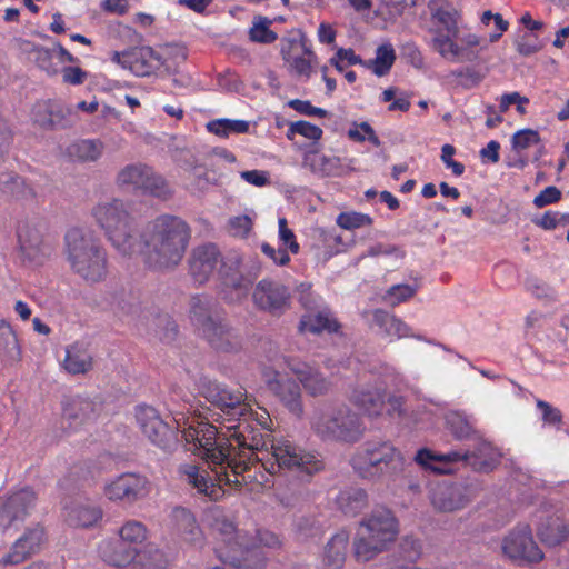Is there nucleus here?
Masks as SVG:
<instances>
[{"mask_svg": "<svg viewBox=\"0 0 569 569\" xmlns=\"http://www.w3.org/2000/svg\"><path fill=\"white\" fill-rule=\"evenodd\" d=\"M111 60L137 77H149L162 66L161 57L151 47L116 51Z\"/></svg>", "mask_w": 569, "mask_h": 569, "instance_id": "16", "label": "nucleus"}, {"mask_svg": "<svg viewBox=\"0 0 569 569\" xmlns=\"http://www.w3.org/2000/svg\"><path fill=\"white\" fill-rule=\"evenodd\" d=\"M91 217L120 254L132 257L142 251L138 223L127 202L118 198L99 201L92 207Z\"/></svg>", "mask_w": 569, "mask_h": 569, "instance_id": "3", "label": "nucleus"}, {"mask_svg": "<svg viewBox=\"0 0 569 569\" xmlns=\"http://www.w3.org/2000/svg\"><path fill=\"white\" fill-rule=\"evenodd\" d=\"M116 184L124 191L141 192L161 199L171 196L167 181L151 167L141 162L130 163L121 168L116 176Z\"/></svg>", "mask_w": 569, "mask_h": 569, "instance_id": "9", "label": "nucleus"}, {"mask_svg": "<svg viewBox=\"0 0 569 569\" xmlns=\"http://www.w3.org/2000/svg\"><path fill=\"white\" fill-rule=\"evenodd\" d=\"M171 518L176 532L187 545L194 549H202L206 546V537L188 509L174 508Z\"/></svg>", "mask_w": 569, "mask_h": 569, "instance_id": "24", "label": "nucleus"}, {"mask_svg": "<svg viewBox=\"0 0 569 569\" xmlns=\"http://www.w3.org/2000/svg\"><path fill=\"white\" fill-rule=\"evenodd\" d=\"M0 191L17 200H31L36 196L22 177L8 172L0 174Z\"/></svg>", "mask_w": 569, "mask_h": 569, "instance_id": "42", "label": "nucleus"}, {"mask_svg": "<svg viewBox=\"0 0 569 569\" xmlns=\"http://www.w3.org/2000/svg\"><path fill=\"white\" fill-rule=\"evenodd\" d=\"M18 241L22 257L33 264H43L53 250L39 223L23 222L18 229Z\"/></svg>", "mask_w": 569, "mask_h": 569, "instance_id": "13", "label": "nucleus"}, {"mask_svg": "<svg viewBox=\"0 0 569 569\" xmlns=\"http://www.w3.org/2000/svg\"><path fill=\"white\" fill-rule=\"evenodd\" d=\"M512 103H516L519 114L527 113L525 106L529 103V99L521 96L519 92H510L501 96L499 104L500 112H506Z\"/></svg>", "mask_w": 569, "mask_h": 569, "instance_id": "57", "label": "nucleus"}, {"mask_svg": "<svg viewBox=\"0 0 569 569\" xmlns=\"http://www.w3.org/2000/svg\"><path fill=\"white\" fill-rule=\"evenodd\" d=\"M293 531L297 539L305 541L320 533V528L313 517L301 516L293 522Z\"/></svg>", "mask_w": 569, "mask_h": 569, "instance_id": "51", "label": "nucleus"}, {"mask_svg": "<svg viewBox=\"0 0 569 569\" xmlns=\"http://www.w3.org/2000/svg\"><path fill=\"white\" fill-rule=\"evenodd\" d=\"M284 362L308 395L319 397L329 392L331 382L316 367L292 358H287Z\"/></svg>", "mask_w": 569, "mask_h": 569, "instance_id": "22", "label": "nucleus"}, {"mask_svg": "<svg viewBox=\"0 0 569 569\" xmlns=\"http://www.w3.org/2000/svg\"><path fill=\"white\" fill-rule=\"evenodd\" d=\"M288 106L292 108L295 111L306 114L309 117H326L327 111L322 108L313 107L310 101L293 99L288 102Z\"/></svg>", "mask_w": 569, "mask_h": 569, "instance_id": "59", "label": "nucleus"}, {"mask_svg": "<svg viewBox=\"0 0 569 569\" xmlns=\"http://www.w3.org/2000/svg\"><path fill=\"white\" fill-rule=\"evenodd\" d=\"M221 260L219 249L213 243H203L192 249L189 269L193 279L200 283L207 281Z\"/></svg>", "mask_w": 569, "mask_h": 569, "instance_id": "23", "label": "nucleus"}, {"mask_svg": "<svg viewBox=\"0 0 569 569\" xmlns=\"http://www.w3.org/2000/svg\"><path fill=\"white\" fill-rule=\"evenodd\" d=\"M281 56L290 73L309 79L318 58L301 30H292L281 40Z\"/></svg>", "mask_w": 569, "mask_h": 569, "instance_id": "10", "label": "nucleus"}, {"mask_svg": "<svg viewBox=\"0 0 569 569\" xmlns=\"http://www.w3.org/2000/svg\"><path fill=\"white\" fill-rule=\"evenodd\" d=\"M201 395L222 411L228 425L218 428L194 418L183 425L180 420L176 423L177 429L182 428L186 442L200 450L199 455L209 463L214 478L193 463L181 465L179 472L186 482L210 500L223 497L222 482L236 488L248 482L266 486L269 477L264 472L246 475L256 463L269 475L282 469L312 475L323 468L318 455L288 440L272 441L269 450L270 415L261 407L254 409L242 391H230L216 381H208L201 386Z\"/></svg>", "mask_w": 569, "mask_h": 569, "instance_id": "1", "label": "nucleus"}, {"mask_svg": "<svg viewBox=\"0 0 569 569\" xmlns=\"http://www.w3.org/2000/svg\"><path fill=\"white\" fill-rule=\"evenodd\" d=\"M399 523L386 508L372 510L362 518L352 540V553L357 561L367 562L385 552L396 541Z\"/></svg>", "mask_w": 569, "mask_h": 569, "instance_id": "5", "label": "nucleus"}, {"mask_svg": "<svg viewBox=\"0 0 569 569\" xmlns=\"http://www.w3.org/2000/svg\"><path fill=\"white\" fill-rule=\"evenodd\" d=\"M503 553L515 561L539 562L543 552L536 543L529 526L522 525L511 530L502 540Z\"/></svg>", "mask_w": 569, "mask_h": 569, "instance_id": "14", "label": "nucleus"}, {"mask_svg": "<svg viewBox=\"0 0 569 569\" xmlns=\"http://www.w3.org/2000/svg\"><path fill=\"white\" fill-rule=\"evenodd\" d=\"M560 198L561 191L553 186H549L535 197L533 203L537 208H543L548 204L559 201Z\"/></svg>", "mask_w": 569, "mask_h": 569, "instance_id": "64", "label": "nucleus"}, {"mask_svg": "<svg viewBox=\"0 0 569 569\" xmlns=\"http://www.w3.org/2000/svg\"><path fill=\"white\" fill-rule=\"evenodd\" d=\"M206 128L208 132L219 138L227 139L231 134L247 133L249 131L250 124L244 120L221 118L209 121L206 124Z\"/></svg>", "mask_w": 569, "mask_h": 569, "instance_id": "45", "label": "nucleus"}, {"mask_svg": "<svg viewBox=\"0 0 569 569\" xmlns=\"http://www.w3.org/2000/svg\"><path fill=\"white\" fill-rule=\"evenodd\" d=\"M432 48L445 59L453 62L473 61L477 58L475 50H468L458 43V31L452 33L437 32L432 39Z\"/></svg>", "mask_w": 569, "mask_h": 569, "instance_id": "29", "label": "nucleus"}, {"mask_svg": "<svg viewBox=\"0 0 569 569\" xmlns=\"http://www.w3.org/2000/svg\"><path fill=\"white\" fill-rule=\"evenodd\" d=\"M290 299V291L284 284L269 279L260 280L252 292L256 307L274 316L289 309Z\"/></svg>", "mask_w": 569, "mask_h": 569, "instance_id": "17", "label": "nucleus"}, {"mask_svg": "<svg viewBox=\"0 0 569 569\" xmlns=\"http://www.w3.org/2000/svg\"><path fill=\"white\" fill-rule=\"evenodd\" d=\"M98 551L104 562L117 568L130 565L138 556V549L124 542L120 537L102 540Z\"/></svg>", "mask_w": 569, "mask_h": 569, "instance_id": "25", "label": "nucleus"}, {"mask_svg": "<svg viewBox=\"0 0 569 569\" xmlns=\"http://www.w3.org/2000/svg\"><path fill=\"white\" fill-rule=\"evenodd\" d=\"M189 178L191 179L192 187L199 191H203L213 182V179L209 174V170L202 164L193 166L191 168V172H189Z\"/></svg>", "mask_w": 569, "mask_h": 569, "instance_id": "58", "label": "nucleus"}, {"mask_svg": "<svg viewBox=\"0 0 569 569\" xmlns=\"http://www.w3.org/2000/svg\"><path fill=\"white\" fill-rule=\"evenodd\" d=\"M372 219L365 213L359 212H342L337 217V224L346 230H351L365 226H370Z\"/></svg>", "mask_w": 569, "mask_h": 569, "instance_id": "56", "label": "nucleus"}, {"mask_svg": "<svg viewBox=\"0 0 569 569\" xmlns=\"http://www.w3.org/2000/svg\"><path fill=\"white\" fill-rule=\"evenodd\" d=\"M263 379L268 390L276 397L279 403L292 416L301 419L305 413V406L299 381L283 376L273 368H266L263 370Z\"/></svg>", "mask_w": 569, "mask_h": 569, "instance_id": "11", "label": "nucleus"}, {"mask_svg": "<svg viewBox=\"0 0 569 569\" xmlns=\"http://www.w3.org/2000/svg\"><path fill=\"white\" fill-rule=\"evenodd\" d=\"M429 9L432 20L440 24L443 30L456 36L458 11L446 0H431Z\"/></svg>", "mask_w": 569, "mask_h": 569, "instance_id": "41", "label": "nucleus"}, {"mask_svg": "<svg viewBox=\"0 0 569 569\" xmlns=\"http://www.w3.org/2000/svg\"><path fill=\"white\" fill-rule=\"evenodd\" d=\"M540 134L533 129H522L513 133L511 139L512 149L521 152L528 148L540 143Z\"/></svg>", "mask_w": 569, "mask_h": 569, "instance_id": "53", "label": "nucleus"}, {"mask_svg": "<svg viewBox=\"0 0 569 569\" xmlns=\"http://www.w3.org/2000/svg\"><path fill=\"white\" fill-rule=\"evenodd\" d=\"M372 323L388 337L400 339L412 336L411 329L401 319L382 309L372 311Z\"/></svg>", "mask_w": 569, "mask_h": 569, "instance_id": "38", "label": "nucleus"}, {"mask_svg": "<svg viewBox=\"0 0 569 569\" xmlns=\"http://www.w3.org/2000/svg\"><path fill=\"white\" fill-rule=\"evenodd\" d=\"M46 542L43 527L36 525L27 528L23 533L14 540L9 550L1 556V566H18L39 553Z\"/></svg>", "mask_w": 569, "mask_h": 569, "instance_id": "15", "label": "nucleus"}, {"mask_svg": "<svg viewBox=\"0 0 569 569\" xmlns=\"http://www.w3.org/2000/svg\"><path fill=\"white\" fill-rule=\"evenodd\" d=\"M396 61V51L391 43H383L376 50V57L373 60L368 61L366 64L372 70V72L382 77L386 76Z\"/></svg>", "mask_w": 569, "mask_h": 569, "instance_id": "46", "label": "nucleus"}, {"mask_svg": "<svg viewBox=\"0 0 569 569\" xmlns=\"http://www.w3.org/2000/svg\"><path fill=\"white\" fill-rule=\"evenodd\" d=\"M216 302L203 296H196L191 299L190 313L194 326L202 332L204 327H209L219 320L214 313Z\"/></svg>", "mask_w": 569, "mask_h": 569, "instance_id": "39", "label": "nucleus"}, {"mask_svg": "<svg viewBox=\"0 0 569 569\" xmlns=\"http://www.w3.org/2000/svg\"><path fill=\"white\" fill-rule=\"evenodd\" d=\"M538 537L542 543L549 547L560 545L569 537V523H565L558 518L549 519L540 525Z\"/></svg>", "mask_w": 569, "mask_h": 569, "instance_id": "44", "label": "nucleus"}, {"mask_svg": "<svg viewBox=\"0 0 569 569\" xmlns=\"http://www.w3.org/2000/svg\"><path fill=\"white\" fill-rule=\"evenodd\" d=\"M72 109L60 100H39L31 109L33 124L44 130L62 129L70 124Z\"/></svg>", "mask_w": 569, "mask_h": 569, "instance_id": "18", "label": "nucleus"}, {"mask_svg": "<svg viewBox=\"0 0 569 569\" xmlns=\"http://www.w3.org/2000/svg\"><path fill=\"white\" fill-rule=\"evenodd\" d=\"M501 453L490 442L479 441L472 451H450L445 455H433L428 449H420L415 457L417 463L425 468H430L438 473L446 472L436 467L435 462H457L465 461L478 471H490L500 462Z\"/></svg>", "mask_w": 569, "mask_h": 569, "instance_id": "8", "label": "nucleus"}, {"mask_svg": "<svg viewBox=\"0 0 569 569\" xmlns=\"http://www.w3.org/2000/svg\"><path fill=\"white\" fill-rule=\"evenodd\" d=\"M212 348L222 352H237L241 349L242 342L238 335L224 323L218 320L201 332Z\"/></svg>", "mask_w": 569, "mask_h": 569, "instance_id": "27", "label": "nucleus"}, {"mask_svg": "<svg viewBox=\"0 0 569 569\" xmlns=\"http://www.w3.org/2000/svg\"><path fill=\"white\" fill-rule=\"evenodd\" d=\"M151 491V483L147 477L126 472L104 486V496L113 502L133 505L146 499Z\"/></svg>", "mask_w": 569, "mask_h": 569, "instance_id": "12", "label": "nucleus"}, {"mask_svg": "<svg viewBox=\"0 0 569 569\" xmlns=\"http://www.w3.org/2000/svg\"><path fill=\"white\" fill-rule=\"evenodd\" d=\"M279 224V238L282 241L284 246L288 247V249L293 253H298L299 251V244L296 241L295 233L291 229L287 226L286 218H280L278 221Z\"/></svg>", "mask_w": 569, "mask_h": 569, "instance_id": "62", "label": "nucleus"}, {"mask_svg": "<svg viewBox=\"0 0 569 569\" xmlns=\"http://www.w3.org/2000/svg\"><path fill=\"white\" fill-rule=\"evenodd\" d=\"M59 72H61L62 82L71 86H80L88 78V72L79 67H63Z\"/></svg>", "mask_w": 569, "mask_h": 569, "instance_id": "60", "label": "nucleus"}, {"mask_svg": "<svg viewBox=\"0 0 569 569\" xmlns=\"http://www.w3.org/2000/svg\"><path fill=\"white\" fill-rule=\"evenodd\" d=\"M447 425L457 439L471 438L476 432L472 423L461 413L453 412L447 417Z\"/></svg>", "mask_w": 569, "mask_h": 569, "instance_id": "49", "label": "nucleus"}, {"mask_svg": "<svg viewBox=\"0 0 569 569\" xmlns=\"http://www.w3.org/2000/svg\"><path fill=\"white\" fill-rule=\"evenodd\" d=\"M385 397L382 386L360 383L353 389L350 400L369 416H379L385 406Z\"/></svg>", "mask_w": 569, "mask_h": 569, "instance_id": "26", "label": "nucleus"}, {"mask_svg": "<svg viewBox=\"0 0 569 569\" xmlns=\"http://www.w3.org/2000/svg\"><path fill=\"white\" fill-rule=\"evenodd\" d=\"M154 336L164 343H170L177 336V326L167 315L159 316L156 319Z\"/></svg>", "mask_w": 569, "mask_h": 569, "instance_id": "55", "label": "nucleus"}, {"mask_svg": "<svg viewBox=\"0 0 569 569\" xmlns=\"http://www.w3.org/2000/svg\"><path fill=\"white\" fill-rule=\"evenodd\" d=\"M418 290V286L407 284V283H400L391 286L386 293L383 295L382 299L390 306L395 307L398 306L401 302H405L412 298Z\"/></svg>", "mask_w": 569, "mask_h": 569, "instance_id": "50", "label": "nucleus"}, {"mask_svg": "<svg viewBox=\"0 0 569 569\" xmlns=\"http://www.w3.org/2000/svg\"><path fill=\"white\" fill-rule=\"evenodd\" d=\"M456 149L451 144H443L441 148V160L447 168H450L455 176H461L465 172V166L452 159Z\"/></svg>", "mask_w": 569, "mask_h": 569, "instance_id": "63", "label": "nucleus"}, {"mask_svg": "<svg viewBox=\"0 0 569 569\" xmlns=\"http://www.w3.org/2000/svg\"><path fill=\"white\" fill-rule=\"evenodd\" d=\"M272 21L267 17L256 16L250 28L249 36L253 42L272 43L277 40V33L270 29Z\"/></svg>", "mask_w": 569, "mask_h": 569, "instance_id": "48", "label": "nucleus"}, {"mask_svg": "<svg viewBox=\"0 0 569 569\" xmlns=\"http://www.w3.org/2000/svg\"><path fill=\"white\" fill-rule=\"evenodd\" d=\"M119 537L138 549V546L147 540L148 529L138 520L126 521L118 530Z\"/></svg>", "mask_w": 569, "mask_h": 569, "instance_id": "47", "label": "nucleus"}, {"mask_svg": "<svg viewBox=\"0 0 569 569\" xmlns=\"http://www.w3.org/2000/svg\"><path fill=\"white\" fill-rule=\"evenodd\" d=\"M20 49L29 53V58L48 76H57L60 71L54 48L37 47L29 41H20Z\"/></svg>", "mask_w": 569, "mask_h": 569, "instance_id": "36", "label": "nucleus"}, {"mask_svg": "<svg viewBox=\"0 0 569 569\" xmlns=\"http://www.w3.org/2000/svg\"><path fill=\"white\" fill-rule=\"evenodd\" d=\"M339 509L347 516H356L368 506V495L363 489L350 488L337 497Z\"/></svg>", "mask_w": 569, "mask_h": 569, "instance_id": "43", "label": "nucleus"}, {"mask_svg": "<svg viewBox=\"0 0 569 569\" xmlns=\"http://www.w3.org/2000/svg\"><path fill=\"white\" fill-rule=\"evenodd\" d=\"M96 417V403L87 398L74 397L63 406L62 422L71 430L91 421Z\"/></svg>", "mask_w": 569, "mask_h": 569, "instance_id": "30", "label": "nucleus"}, {"mask_svg": "<svg viewBox=\"0 0 569 569\" xmlns=\"http://www.w3.org/2000/svg\"><path fill=\"white\" fill-rule=\"evenodd\" d=\"M136 419L142 433L156 446L168 448L174 439L173 430L154 408L139 406L136 410Z\"/></svg>", "mask_w": 569, "mask_h": 569, "instance_id": "20", "label": "nucleus"}, {"mask_svg": "<svg viewBox=\"0 0 569 569\" xmlns=\"http://www.w3.org/2000/svg\"><path fill=\"white\" fill-rule=\"evenodd\" d=\"M302 166L319 177H337L343 172V166L339 157L327 156L317 150L305 153Z\"/></svg>", "mask_w": 569, "mask_h": 569, "instance_id": "32", "label": "nucleus"}, {"mask_svg": "<svg viewBox=\"0 0 569 569\" xmlns=\"http://www.w3.org/2000/svg\"><path fill=\"white\" fill-rule=\"evenodd\" d=\"M299 329L302 332L311 333L336 332L339 329V323L328 310H321L302 316Z\"/></svg>", "mask_w": 569, "mask_h": 569, "instance_id": "40", "label": "nucleus"}, {"mask_svg": "<svg viewBox=\"0 0 569 569\" xmlns=\"http://www.w3.org/2000/svg\"><path fill=\"white\" fill-rule=\"evenodd\" d=\"M104 143L100 139H80L67 147V154L81 163L97 162L103 154Z\"/></svg>", "mask_w": 569, "mask_h": 569, "instance_id": "35", "label": "nucleus"}, {"mask_svg": "<svg viewBox=\"0 0 569 569\" xmlns=\"http://www.w3.org/2000/svg\"><path fill=\"white\" fill-rule=\"evenodd\" d=\"M350 463L360 478L386 482L403 471L405 457L390 441L372 440L357 448Z\"/></svg>", "mask_w": 569, "mask_h": 569, "instance_id": "6", "label": "nucleus"}, {"mask_svg": "<svg viewBox=\"0 0 569 569\" xmlns=\"http://www.w3.org/2000/svg\"><path fill=\"white\" fill-rule=\"evenodd\" d=\"M36 496L31 489H21L8 497L0 507V533L17 528L34 506Z\"/></svg>", "mask_w": 569, "mask_h": 569, "instance_id": "19", "label": "nucleus"}, {"mask_svg": "<svg viewBox=\"0 0 569 569\" xmlns=\"http://www.w3.org/2000/svg\"><path fill=\"white\" fill-rule=\"evenodd\" d=\"M64 252L71 270L89 283H97L108 274V253L91 232L72 228L64 236Z\"/></svg>", "mask_w": 569, "mask_h": 569, "instance_id": "4", "label": "nucleus"}, {"mask_svg": "<svg viewBox=\"0 0 569 569\" xmlns=\"http://www.w3.org/2000/svg\"><path fill=\"white\" fill-rule=\"evenodd\" d=\"M191 238L188 223L163 214L150 221L140 233L146 263L157 270L174 268L182 260Z\"/></svg>", "mask_w": 569, "mask_h": 569, "instance_id": "2", "label": "nucleus"}, {"mask_svg": "<svg viewBox=\"0 0 569 569\" xmlns=\"http://www.w3.org/2000/svg\"><path fill=\"white\" fill-rule=\"evenodd\" d=\"M102 509L89 501L74 500L64 508V519L76 528H90L102 519Z\"/></svg>", "mask_w": 569, "mask_h": 569, "instance_id": "28", "label": "nucleus"}, {"mask_svg": "<svg viewBox=\"0 0 569 569\" xmlns=\"http://www.w3.org/2000/svg\"><path fill=\"white\" fill-rule=\"evenodd\" d=\"M296 134L317 141L322 137V129L307 121H296L289 124L287 138L292 140Z\"/></svg>", "mask_w": 569, "mask_h": 569, "instance_id": "52", "label": "nucleus"}, {"mask_svg": "<svg viewBox=\"0 0 569 569\" xmlns=\"http://www.w3.org/2000/svg\"><path fill=\"white\" fill-rule=\"evenodd\" d=\"M1 339L3 342V350L7 357V361L9 363L19 362L21 359V349L16 333L10 328H8L1 332Z\"/></svg>", "mask_w": 569, "mask_h": 569, "instance_id": "54", "label": "nucleus"}, {"mask_svg": "<svg viewBox=\"0 0 569 569\" xmlns=\"http://www.w3.org/2000/svg\"><path fill=\"white\" fill-rule=\"evenodd\" d=\"M310 428L325 441L356 442L365 427L360 416L347 406H322L312 412Z\"/></svg>", "mask_w": 569, "mask_h": 569, "instance_id": "7", "label": "nucleus"}, {"mask_svg": "<svg viewBox=\"0 0 569 569\" xmlns=\"http://www.w3.org/2000/svg\"><path fill=\"white\" fill-rule=\"evenodd\" d=\"M210 527L217 533L226 548H218L222 551H231L232 548H239L237 542L241 541L240 536H249L247 532L236 529L233 521L220 508H214L210 511Z\"/></svg>", "mask_w": 569, "mask_h": 569, "instance_id": "31", "label": "nucleus"}, {"mask_svg": "<svg viewBox=\"0 0 569 569\" xmlns=\"http://www.w3.org/2000/svg\"><path fill=\"white\" fill-rule=\"evenodd\" d=\"M431 503L438 511L452 512L466 507L468 499L460 486H439L432 493Z\"/></svg>", "mask_w": 569, "mask_h": 569, "instance_id": "33", "label": "nucleus"}, {"mask_svg": "<svg viewBox=\"0 0 569 569\" xmlns=\"http://www.w3.org/2000/svg\"><path fill=\"white\" fill-rule=\"evenodd\" d=\"M63 368L71 375H83L92 369V356L88 348L76 342L66 349Z\"/></svg>", "mask_w": 569, "mask_h": 569, "instance_id": "37", "label": "nucleus"}, {"mask_svg": "<svg viewBox=\"0 0 569 569\" xmlns=\"http://www.w3.org/2000/svg\"><path fill=\"white\" fill-rule=\"evenodd\" d=\"M239 538V548H232L231 551L218 550V558L236 569H263L266 558L260 550L253 548V538L240 535Z\"/></svg>", "mask_w": 569, "mask_h": 569, "instance_id": "21", "label": "nucleus"}, {"mask_svg": "<svg viewBox=\"0 0 569 569\" xmlns=\"http://www.w3.org/2000/svg\"><path fill=\"white\" fill-rule=\"evenodd\" d=\"M349 533L339 531L335 533L323 547L322 565L327 569H341L346 561Z\"/></svg>", "mask_w": 569, "mask_h": 569, "instance_id": "34", "label": "nucleus"}, {"mask_svg": "<svg viewBox=\"0 0 569 569\" xmlns=\"http://www.w3.org/2000/svg\"><path fill=\"white\" fill-rule=\"evenodd\" d=\"M252 228L248 216H238L229 220V232L234 237H246Z\"/></svg>", "mask_w": 569, "mask_h": 569, "instance_id": "61", "label": "nucleus"}]
</instances>
